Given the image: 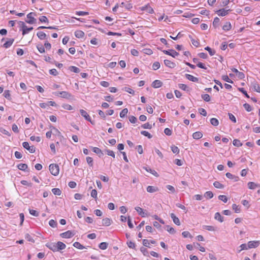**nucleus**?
Listing matches in <instances>:
<instances>
[{
  "label": "nucleus",
  "mask_w": 260,
  "mask_h": 260,
  "mask_svg": "<svg viewBox=\"0 0 260 260\" xmlns=\"http://www.w3.org/2000/svg\"><path fill=\"white\" fill-rule=\"evenodd\" d=\"M45 246L54 252L63 250L66 247V244L60 241H58L57 243H47Z\"/></svg>",
  "instance_id": "obj_1"
},
{
  "label": "nucleus",
  "mask_w": 260,
  "mask_h": 260,
  "mask_svg": "<svg viewBox=\"0 0 260 260\" xmlns=\"http://www.w3.org/2000/svg\"><path fill=\"white\" fill-rule=\"evenodd\" d=\"M53 94L57 96H60L67 99H73L74 98L71 93L65 91L54 92Z\"/></svg>",
  "instance_id": "obj_2"
},
{
  "label": "nucleus",
  "mask_w": 260,
  "mask_h": 260,
  "mask_svg": "<svg viewBox=\"0 0 260 260\" xmlns=\"http://www.w3.org/2000/svg\"><path fill=\"white\" fill-rule=\"evenodd\" d=\"M49 169L52 175L57 176L59 174V168L57 164H52L49 166Z\"/></svg>",
  "instance_id": "obj_3"
},
{
  "label": "nucleus",
  "mask_w": 260,
  "mask_h": 260,
  "mask_svg": "<svg viewBox=\"0 0 260 260\" xmlns=\"http://www.w3.org/2000/svg\"><path fill=\"white\" fill-rule=\"evenodd\" d=\"M80 113L81 115L82 116H83L85 119L89 122L92 125L95 124V121L93 120H92L89 114L87 113L86 111H85L83 109H80Z\"/></svg>",
  "instance_id": "obj_4"
},
{
  "label": "nucleus",
  "mask_w": 260,
  "mask_h": 260,
  "mask_svg": "<svg viewBox=\"0 0 260 260\" xmlns=\"http://www.w3.org/2000/svg\"><path fill=\"white\" fill-rule=\"evenodd\" d=\"M32 15L36 16V14L34 12H30L29 14L27 15V18L28 19V20H26L25 22L28 24H34L36 23V19H35L34 17L32 16Z\"/></svg>",
  "instance_id": "obj_5"
},
{
  "label": "nucleus",
  "mask_w": 260,
  "mask_h": 260,
  "mask_svg": "<svg viewBox=\"0 0 260 260\" xmlns=\"http://www.w3.org/2000/svg\"><path fill=\"white\" fill-rule=\"evenodd\" d=\"M22 146L25 149L28 150L30 153H35L36 151L35 147L34 146H30L27 142H24L22 143Z\"/></svg>",
  "instance_id": "obj_6"
},
{
  "label": "nucleus",
  "mask_w": 260,
  "mask_h": 260,
  "mask_svg": "<svg viewBox=\"0 0 260 260\" xmlns=\"http://www.w3.org/2000/svg\"><path fill=\"white\" fill-rule=\"evenodd\" d=\"M75 234L74 231H68L64 233H61L60 236L63 238H70L73 237Z\"/></svg>",
  "instance_id": "obj_7"
},
{
  "label": "nucleus",
  "mask_w": 260,
  "mask_h": 260,
  "mask_svg": "<svg viewBox=\"0 0 260 260\" xmlns=\"http://www.w3.org/2000/svg\"><path fill=\"white\" fill-rule=\"evenodd\" d=\"M162 52L165 54L170 55V56H172L173 57H175L176 56H178L179 54L178 52H176L174 49H170L168 50H162Z\"/></svg>",
  "instance_id": "obj_8"
},
{
  "label": "nucleus",
  "mask_w": 260,
  "mask_h": 260,
  "mask_svg": "<svg viewBox=\"0 0 260 260\" xmlns=\"http://www.w3.org/2000/svg\"><path fill=\"white\" fill-rule=\"evenodd\" d=\"M140 9H141V11H145L149 14H152L154 13V10L153 8L150 6L149 4L145 5V6L140 8Z\"/></svg>",
  "instance_id": "obj_9"
},
{
  "label": "nucleus",
  "mask_w": 260,
  "mask_h": 260,
  "mask_svg": "<svg viewBox=\"0 0 260 260\" xmlns=\"http://www.w3.org/2000/svg\"><path fill=\"white\" fill-rule=\"evenodd\" d=\"M231 9H229L225 10L224 9H221L217 10L216 12L220 16H225L228 14L229 12L231 11Z\"/></svg>",
  "instance_id": "obj_10"
},
{
  "label": "nucleus",
  "mask_w": 260,
  "mask_h": 260,
  "mask_svg": "<svg viewBox=\"0 0 260 260\" xmlns=\"http://www.w3.org/2000/svg\"><path fill=\"white\" fill-rule=\"evenodd\" d=\"M259 242L258 241H251L248 243V248H256L258 246Z\"/></svg>",
  "instance_id": "obj_11"
},
{
  "label": "nucleus",
  "mask_w": 260,
  "mask_h": 260,
  "mask_svg": "<svg viewBox=\"0 0 260 260\" xmlns=\"http://www.w3.org/2000/svg\"><path fill=\"white\" fill-rule=\"evenodd\" d=\"M8 41L6 42L3 45V47L5 48H8L10 47L14 41V39L13 38L7 39Z\"/></svg>",
  "instance_id": "obj_12"
},
{
  "label": "nucleus",
  "mask_w": 260,
  "mask_h": 260,
  "mask_svg": "<svg viewBox=\"0 0 260 260\" xmlns=\"http://www.w3.org/2000/svg\"><path fill=\"white\" fill-rule=\"evenodd\" d=\"M162 85V82L159 80H155L152 83V86L154 88L160 87Z\"/></svg>",
  "instance_id": "obj_13"
},
{
  "label": "nucleus",
  "mask_w": 260,
  "mask_h": 260,
  "mask_svg": "<svg viewBox=\"0 0 260 260\" xmlns=\"http://www.w3.org/2000/svg\"><path fill=\"white\" fill-rule=\"evenodd\" d=\"M225 176L227 178L233 179L235 182H237L239 180V178L238 176L234 175L232 174L231 173L228 172L225 174Z\"/></svg>",
  "instance_id": "obj_14"
},
{
  "label": "nucleus",
  "mask_w": 260,
  "mask_h": 260,
  "mask_svg": "<svg viewBox=\"0 0 260 260\" xmlns=\"http://www.w3.org/2000/svg\"><path fill=\"white\" fill-rule=\"evenodd\" d=\"M164 63L167 67L170 68H174L176 66V64L174 62L168 59L164 60Z\"/></svg>",
  "instance_id": "obj_15"
},
{
  "label": "nucleus",
  "mask_w": 260,
  "mask_h": 260,
  "mask_svg": "<svg viewBox=\"0 0 260 260\" xmlns=\"http://www.w3.org/2000/svg\"><path fill=\"white\" fill-rule=\"evenodd\" d=\"M170 216L171 218L173 219V221L175 224H176L177 225H180V220L176 216V215L174 213H171Z\"/></svg>",
  "instance_id": "obj_16"
},
{
  "label": "nucleus",
  "mask_w": 260,
  "mask_h": 260,
  "mask_svg": "<svg viewBox=\"0 0 260 260\" xmlns=\"http://www.w3.org/2000/svg\"><path fill=\"white\" fill-rule=\"evenodd\" d=\"M185 76L186 79L193 82H198L199 81V79L197 77H193V76L186 74Z\"/></svg>",
  "instance_id": "obj_17"
},
{
  "label": "nucleus",
  "mask_w": 260,
  "mask_h": 260,
  "mask_svg": "<svg viewBox=\"0 0 260 260\" xmlns=\"http://www.w3.org/2000/svg\"><path fill=\"white\" fill-rule=\"evenodd\" d=\"M91 148H92L93 152H94L95 153L98 154L99 156L100 157H101L102 156H103L104 154H103L102 151L100 148H99L98 147H91Z\"/></svg>",
  "instance_id": "obj_18"
},
{
  "label": "nucleus",
  "mask_w": 260,
  "mask_h": 260,
  "mask_svg": "<svg viewBox=\"0 0 260 260\" xmlns=\"http://www.w3.org/2000/svg\"><path fill=\"white\" fill-rule=\"evenodd\" d=\"M112 220L109 218H104L102 220V224L104 226H109L112 223Z\"/></svg>",
  "instance_id": "obj_19"
},
{
  "label": "nucleus",
  "mask_w": 260,
  "mask_h": 260,
  "mask_svg": "<svg viewBox=\"0 0 260 260\" xmlns=\"http://www.w3.org/2000/svg\"><path fill=\"white\" fill-rule=\"evenodd\" d=\"M247 185L250 189H254L256 187H259L260 184H256L253 182H249L248 183Z\"/></svg>",
  "instance_id": "obj_20"
},
{
  "label": "nucleus",
  "mask_w": 260,
  "mask_h": 260,
  "mask_svg": "<svg viewBox=\"0 0 260 260\" xmlns=\"http://www.w3.org/2000/svg\"><path fill=\"white\" fill-rule=\"evenodd\" d=\"M252 88L253 89L258 92V93H260V86L259 85V84L255 81L253 82L252 83Z\"/></svg>",
  "instance_id": "obj_21"
},
{
  "label": "nucleus",
  "mask_w": 260,
  "mask_h": 260,
  "mask_svg": "<svg viewBox=\"0 0 260 260\" xmlns=\"http://www.w3.org/2000/svg\"><path fill=\"white\" fill-rule=\"evenodd\" d=\"M17 168L21 171L28 172V170H27L28 166L25 164H20L17 165Z\"/></svg>",
  "instance_id": "obj_22"
},
{
  "label": "nucleus",
  "mask_w": 260,
  "mask_h": 260,
  "mask_svg": "<svg viewBox=\"0 0 260 260\" xmlns=\"http://www.w3.org/2000/svg\"><path fill=\"white\" fill-rule=\"evenodd\" d=\"M84 35H85L84 32L83 31L80 30H76L75 32V36L77 38H82L84 37Z\"/></svg>",
  "instance_id": "obj_23"
},
{
  "label": "nucleus",
  "mask_w": 260,
  "mask_h": 260,
  "mask_svg": "<svg viewBox=\"0 0 260 260\" xmlns=\"http://www.w3.org/2000/svg\"><path fill=\"white\" fill-rule=\"evenodd\" d=\"M146 171L150 172L151 174L153 175L154 176L158 177L159 176L158 174L154 170L151 169L150 168H148L147 167H143Z\"/></svg>",
  "instance_id": "obj_24"
},
{
  "label": "nucleus",
  "mask_w": 260,
  "mask_h": 260,
  "mask_svg": "<svg viewBox=\"0 0 260 260\" xmlns=\"http://www.w3.org/2000/svg\"><path fill=\"white\" fill-rule=\"evenodd\" d=\"M203 137V134L201 132H196L192 134V137L194 139H199Z\"/></svg>",
  "instance_id": "obj_25"
},
{
  "label": "nucleus",
  "mask_w": 260,
  "mask_h": 260,
  "mask_svg": "<svg viewBox=\"0 0 260 260\" xmlns=\"http://www.w3.org/2000/svg\"><path fill=\"white\" fill-rule=\"evenodd\" d=\"M178 87L180 89L184 91H189L190 90V89L184 84L180 83L178 84Z\"/></svg>",
  "instance_id": "obj_26"
},
{
  "label": "nucleus",
  "mask_w": 260,
  "mask_h": 260,
  "mask_svg": "<svg viewBox=\"0 0 260 260\" xmlns=\"http://www.w3.org/2000/svg\"><path fill=\"white\" fill-rule=\"evenodd\" d=\"M158 190V188L157 187L153 186H148L147 187V191L148 192L152 193Z\"/></svg>",
  "instance_id": "obj_27"
},
{
  "label": "nucleus",
  "mask_w": 260,
  "mask_h": 260,
  "mask_svg": "<svg viewBox=\"0 0 260 260\" xmlns=\"http://www.w3.org/2000/svg\"><path fill=\"white\" fill-rule=\"evenodd\" d=\"M232 28L231 24L230 22H226L222 26V29L225 31H229Z\"/></svg>",
  "instance_id": "obj_28"
},
{
  "label": "nucleus",
  "mask_w": 260,
  "mask_h": 260,
  "mask_svg": "<svg viewBox=\"0 0 260 260\" xmlns=\"http://www.w3.org/2000/svg\"><path fill=\"white\" fill-rule=\"evenodd\" d=\"M37 36L40 40H44L46 38V34L43 31H38L37 34Z\"/></svg>",
  "instance_id": "obj_29"
},
{
  "label": "nucleus",
  "mask_w": 260,
  "mask_h": 260,
  "mask_svg": "<svg viewBox=\"0 0 260 260\" xmlns=\"http://www.w3.org/2000/svg\"><path fill=\"white\" fill-rule=\"evenodd\" d=\"M214 218L216 220H217L220 222H222L223 221V217L222 216L219 212H216L215 214Z\"/></svg>",
  "instance_id": "obj_30"
},
{
  "label": "nucleus",
  "mask_w": 260,
  "mask_h": 260,
  "mask_svg": "<svg viewBox=\"0 0 260 260\" xmlns=\"http://www.w3.org/2000/svg\"><path fill=\"white\" fill-rule=\"evenodd\" d=\"M220 19L218 17H215L213 21V26L216 28L219 26Z\"/></svg>",
  "instance_id": "obj_31"
},
{
  "label": "nucleus",
  "mask_w": 260,
  "mask_h": 260,
  "mask_svg": "<svg viewBox=\"0 0 260 260\" xmlns=\"http://www.w3.org/2000/svg\"><path fill=\"white\" fill-rule=\"evenodd\" d=\"M69 70L71 72H73L75 73H79L80 72V70L79 68L75 67V66H70L69 68Z\"/></svg>",
  "instance_id": "obj_32"
},
{
  "label": "nucleus",
  "mask_w": 260,
  "mask_h": 260,
  "mask_svg": "<svg viewBox=\"0 0 260 260\" xmlns=\"http://www.w3.org/2000/svg\"><path fill=\"white\" fill-rule=\"evenodd\" d=\"M108 246V243L102 242L99 244V247L102 250H105L107 248Z\"/></svg>",
  "instance_id": "obj_33"
},
{
  "label": "nucleus",
  "mask_w": 260,
  "mask_h": 260,
  "mask_svg": "<svg viewBox=\"0 0 260 260\" xmlns=\"http://www.w3.org/2000/svg\"><path fill=\"white\" fill-rule=\"evenodd\" d=\"M33 29L32 27H27L26 25V27L22 30V35L24 36L27 34H28L29 31Z\"/></svg>",
  "instance_id": "obj_34"
},
{
  "label": "nucleus",
  "mask_w": 260,
  "mask_h": 260,
  "mask_svg": "<svg viewBox=\"0 0 260 260\" xmlns=\"http://www.w3.org/2000/svg\"><path fill=\"white\" fill-rule=\"evenodd\" d=\"M213 185L215 188L222 189L224 188V185L218 181H215L213 183Z\"/></svg>",
  "instance_id": "obj_35"
},
{
  "label": "nucleus",
  "mask_w": 260,
  "mask_h": 260,
  "mask_svg": "<svg viewBox=\"0 0 260 260\" xmlns=\"http://www.w3.org/2000/svg\"><path fill=\"white\" fill-rule=\"evenodd\" d=\"M3 95L5 96V98H6L7 99H8V100H10V101L12 99H11V94L10 93V90H5Z\"/></svg>",
  "instance_id": "obj_36"
},
{
  "label": "nucleus",
  "mask_w": 260,
  "mask_h": 260,
  "mask_svg": "<svg viewBox=\"0 0 260 260\" xmlns=\"http://www.w3.org/2000/svg\"><path fill=\"white\" fill-rule=\"evenodd\" d=\"M120 7H124L126 9L129 10L131 8H132V4L131 3H127L125 4L124 3L122 2L120 5Z\"/></svg>",
  "instance_id": "obj_37"
},
{
  "label": "nucleus",
  "mask_w": 260,
  "mask_h": 260,
  "mask_svg": "<svg viewBox=\"0 0 260 260\" xmlns=\"http://www.w3.org/2000/svg\"><path fill=\"white\" fill-rule=\"evenodd\" d=\"M210 123L213 126H217L219 124V121L217 119L215 118H212L210 119Z\"/></svg>",
  "instance_id": "obj_38"
},
{
  "label": "nucleus",
  "mask_w": 260,
  "mask_h": 260,
  "mask_svg": "<svg viewBox=\"0 0 260 260\" xmlns=\"http://www.w3.org/2000/svg\"><path fill=\"white\" fill-rule=\"evenodd\" d=\"M205 50L208 51L210 55L213 56L215 53V51L214 50L212 49L209 46H207L205 48Z\"/></svg>",
  "instance_id": "obj_39"
},
{
  "label": "nucleus",
  "mask_w": 260,
  "mask_h": 260,
  "mask_svg": "<svg viewBox=\"0 0 260 260\" xmlns=\"http://www.w3.org/2000/svg\"><path fill=\"white\" fill-rule=\"evenodd\" d=\"M189 38L191 40V41L192 42V44L196 47H199L200 45V43L198 41H196L194 39L192 38V36L191 35H189Z\"/></svg>",
  "instance_id": "obj_40"
},
{
  "label": "nucleus",
  "mask_w": 260,
  "mask_h": 260,
  "mask_svg": "<svg viewBox=\"0 0 260 260\" xmlns=\"http://www.w3.org/2000/svg\"><path fill=\"white\" fill-rule=\"evenodd\" d=\"M204 197L207 199H211L213 197V193L212 191H206L204 194Z\"/></svg>",
  "instance_id": "obj_41"
},
{
  "label": "nucleus",
  "mask_w": 260,
  "mask_h": 260,
  "mask_svg": "<svg viewBox=\"0 0 260 260\" xmlns=\"http://www.w3.org/2000/svg\"><path fill=\"white\" fill-rule=\"evenodd\" d=\"M128 113V110L127 108L123 109L120 113V117L121 118H124Z\"/></svg>",
  "instance_id": "obj_42"
},
{
  "label": "nucleus",
  "mask_w": 260,
  "mask_h": 260,
  "mask_svg": "<svg viewBox=\"0 0 260 260\" xmlns=\"http://www.w3.org/2000/svg\"><path fill=\"white\" fill-rule=\"evenodd\" d=\"M233 143L235 146H236L238 147H240L242 145V143L240 142V141L239 140H238V139L234 140Z\"/></svg>",
  "instance_id": "obj_43"
},
{
  "label": "nucleus",
  "mask_w": 260,
  "mask_h": 260,
  "mask_svg": "<svg viewBox=\"0 0 260 260\" xmlns=\"http://www.w3.org/2000/svg\"><path fill=\"white\" fill-rule=\"evenodd\" d=\"M73 246L78 248V249H82L83 248H85V247L84 246H83L82 245H81L79 242H75L74 244H73Z\"/></svg>",
  "instance_id": "obj_44"
},
{
  "label": "nucleus",
  "mask_w": 260,
  "mask_h": 260,
  "mask_svg": "<svg viewBox=\"0 0 260 260\" xmlns=\"http://www.w3.org/2000/svg\"><path fill=\"white\" fill-rule=\"evenodd\" d=\"M140 250L144 256H149L148 251L146 248H145L144 247H141Z\"/></svg>",
  "instance_id": "obj_45"
},
{
  "label": "nucleus",
  "mask_w": 260,
  "mask_h": 260,
  "mask_svg": "<svg viewBox=\"0 0 260 260\" xmlns=\"http://www.w3.org/2000/svg\"><path fill=\"white\" fill-rule=\"evenodd\" d=\"M182 235L184 238H192V236L190 234V233L188 231H184L182 233Z\"/></svg>",
  "instance_id": "obj_46"
},
{
  "label": "nucleus",
  "mask_w": 260,
  "mask_h": 260,
  "mask_svg": "<svg viewBox=\"0 0 260 260\" xmlns=\"http://www.w3.org/2000/svg\"><path fill=\"white\" fill-rule=\"evenodd\" d=\"M222 79L223 80H224V81H226L228 83H233L234 82L229 78V77H228V75H223L222 76Z\"/></svg>",
  "instance_id": "obj_47"
},
{
  "label": "nucleus",
  "mask_w": 260,
  "mask_h": 260,
  "mask_svg": "<svg viewBox=\"0 0 260 260\" xmlns=\"http://www.w3.org/2000/svg\"><path fill=\"white\" fill-rule=\"evenodd\" d=\"M232 208L235 211V213H240L241 211V209L235 204H233L232 205Z\"/></svg>",
  "instance_id": "obj_48"
},
{
  "label": "nucleus",
  "mask_w": 260,
  "mask_h": 260,
  "mask_svg": "<svg viewBox=\"0 0 260 260\" xmlns=\"http://www.w3.org/2000/svg\"><path fill=\"white\" fill-rule=\"evenodd\" d=\"M52 191L55 195L60 196L61 194V190L57 188H54L52 189Z\"/></svg>",
  "instance_id": "obj_49"
},
{
  "label": "nucleus",
  "mask_w": 260,
  "mask_h": 260,
  "mask_svg": "<svg viewBox=\"0 0 260 260\" xmlns=\"http://www.w3.org/2000/svg\"><path fill=\"white\" fill-rule=\"evenodd\" d=\"M141 134L142 135L148 137V138H149V139H151L152 137V136L149 133H148V132H147L146 131H141Z\"/></svg>",
  "instance_id": "obj_50"
},
{
  "label": "nucleus",
  "mask_w": 260,
  "mask_h": 260,
  "mask_svg": "<svg viewBox=\"0 0 260 260\" xmlns=\"http://www.w3.org/2000/svg\"><path fill=\"white\" fill-rule=\"evenodd\" d=\"M203 228L204 229L207 230L209 231H215V227L211 226V225H203Z\"/></svg>",
  "instance_id": "obj_51"
},
{
  "label": "nucleus",
  "mask_w": 260,
  "mask_h": 260,
  "mask_svg": "<svg viewBox=\"0 0 260 260\" xmlns=\"http://www.w3.org/2000/svg\"><path fill=\"white\" fill-rule=\"evenodd\" d=\"M202 98L206 102H209L210 101V96L208 94H204L201 95Z\"/></svg>",
  "instance_id": "obj_52"
},
{
  "label": "nucleus",
  "mask_w": 260,
  "mask_h": 260,
  "mask_svg": "<svg viewBox=\"0 0 260 260\" xmlns=\"http://www.w3.org/2000/svg\"><path fill=\"white\" fill-rule=\"evenodd\" d=\"M127 245L128 246V247L130 248H132V249H136V244L134 242L131 241H127Z\"/></svg>",
  "instance_id": "obj_53"
},
{
  "label": "nucleus",
  "mask_w": 260,
  "mask_h": 260,
  "mask_svg": "<svg viewBox=\"0 0 260 260\" xmlns=\"http://www.w3.org/2000/svg\"><path fill=\"white\" fill-rule=\"evenodd\" d=\"M105 151L106 152V153L108 155L111 156L113 158L115 157V153L112 150H109V149H106L105 150Z\"/></svg>",
  "instance_id": "obj_54"
},
{
  "label": "nucleus",
  "mask_w": 260,
  "mask_h": 260,
  "mask_svg": "<svg viewBox=\"0 0 260 260\" xmlns=\"http://www.w3.org/2000/svg\"><path fill=\"white\" fill-rule=\"evenodd\" d=\"M238 90L241 92L246 98H249V95L247 94V91L245 90L244 88L239 87L238 88Z\"/></svg>",
  "instance_id": "obj_55"
},
{
  "label": "nucleus",
  "mask_w": 260,
  "mask_h": 260,
  "mask_svg": "<svg viewBox=\"0 0 260 260\" xmlns=\"http://www.w3.org/2000/svg\"><path fill=\"white\" fill-rule=\"evenodd\" d=\"M49 224L50 226L52 227V228H56L57 227V223L56 221H55L53 219H51L49 221Z\"/></svg>",
  "instance_id": "obj_56"
},
{
  "label": "nucleus",
  "mask_w": 260,
  "mask_h": 260,
  "mask_svg": "<svg viewBox=\"0 0 260 260\" xmlns=\"http://www.w3.org/2000/svg\"><path fill=\"white\" fill-rule=\"evenodd\" d=\"M86 161L88 163V165L90 166V167H92L93 166V159L92 157H89V156H87L86 158Z\"/></svg>",
  "instance_id": "obj_57"
},
{
  "label": "nucleus",
  "mask_w": 260,
  "mask_h": 260,
  "mask_svg": "<svg viewBox=\"0 0 260 260\" xmlns=\"http://www.w3.org/2000/svg\"><path fill=\"white\" fill-rule=\"evenodd\" d=\"M171 150L172 151V152L174 153H176V154H178L179 153V148H178V147L175 146V145H172L171 147Z\"/></svg>",
  "instance_id": "obj_58"
},
{
  "label": "nucleus",
  "mask_w": 260,
  "mask_h": 260,
  "mask_svg": "<svg viewBox=\"0 0 260 260\" xmlns=\"http://www.w3.org/2000/svg\"><path fill=\"white\" fill-rule=\"evenodd\" d=\"M29 212L31 215L36 217H38L39 215V212L33 209H29Z\"/></svg>",
  "instance_id": "obj_59"
},
{
  "label": "nucleus",
  "mask_w": 260,
  "mask_h": 260,
  "mask_svg": "<svg viewBox=\"0 0 260 260\" xmlns=\"http://www.w3.org/2000/svg\"><path fill=\"white\" fill-rule=\"evenodd\" d=\"M160 63L158 61H155L153 63L152 68L154 70H156L160 68Z\"/></svg>",
  "instance_id": "obj_60"
},
{
  "label": "nucleus",
  "mask_w": 260,
  "mask_h": 260,
  "mask_svg": "<svg viewBox=\"0 0 260 260\" xmlns=\"http://www.w3.org/2000/svg\"><path fill=\"white\" fill-rule=\"evenodd\" d=\"M167 230L168 232H169L170 234H175L176 232V231L174 230V229L172 227H171L170 225H167Z\"/></svg>",
  "instance_id": "obj_61"
},
{
  "label": "nucleus",
  "mask_w": 260,
  "mask_h": 260,
  "mask_svg": "<svg viewBox=\"0 0 260 260\" xmlns=\"http://www.w3.org/2000/svg\"><path fill=\"white\" fill-rule=\"evenodd\" d=\"M243 107L247 112H250L252 110L251 106L247 103L243 104Z\"/></svg>",
  "instance_id": "obj_62"
},
{
  "label": "nucleus",
  "mask_w": 260,
  "mask_h": 260,
  "mask_svg": "<svg viewBox=\"0 0 260 260\" xmlns=\"http://www.w3.org/2000/svg\"><path fill=\"white\" fill-rule=\"evenodd\" d=\"M37 48L39 51L41 53H44L45 51L44 47L42 45H38L37 46Z\"/></svg>",
  "instance_id": "obj_63"
},
{
  "label": "nucleus",
  "mask_w": 260,
  "mask_h": 260,
  "mask_svg": "<svg viewBox=\"0 0 260 260\" xmlns=\"http://www.w3.org/2000/svg\"><path fill=\"white\" fill-rule=\"evenodd\" d=\"M218 199L223 201L224 203H226L228 200L226 196L224 195H219L218 196Z\"/></svg>",
  "instance_id": "obj_64"
}]
</instances>
